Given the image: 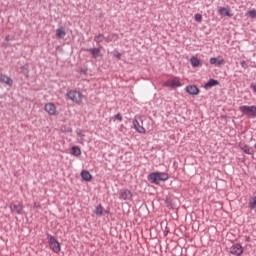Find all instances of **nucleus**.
Returning <instances> with one entry per match:
<instances>
[{"label": "nucleus", "instance_id": "f257e3e1", "mask_svg": "<svg viewBox=\"0 0 256 256\" xmlns=\"http://www.w3.org/2000/svg\"><path fill=\"white\" fill-rule=\"evenodd\" d=\"M169 174L167 172H152L148 175V181L154 185H159L161 181H167Z\"/></svg>", "mask_w": 256, "mask_h": 256}, {"label": "nucleus", "instance_id": "f03ea898", "mask_svg": "<svg viewBox=\"0 0 256 256\" xmlns=\"http://www.w3.org/2000/svg\"><path fill=\"white\" fill-rule=\"evenodd\" d=\"M67 97L72 101L73 103H76L77 105H81L83 102V94L77 90H70L67 92Z\"/></svg>", "mask_w": 256, "mask_h": 256}, {"label": "nucleus", "instance_id": "7ed1b4c3", "mask_svg": "<svg viewBox=\"0 0 256 256\" xmlns=\"http://www.w3.org/2000/svg\"><path fill=\"white\" fill-rule=\"evenodd\" d=\"M239 111L243 114L246 115V117H249L250 119H255L256 117V106H247L243 105L239 107Z\"/></svg>", "mask_w": 256, "mask_h": 256}, {"label": "nucleus", "instance_id": "20e7f679", "mask_svg": "<svg viewBox=\"0 0 256 256\" xmlns=\"http://www.w3.org/2000/svg\"><path fill=\"white\" fill-rule=\"evenodd\" d=\"M47 239H48V245H49L50 249L54 253H60L61 252V244L59 243L57 238H55V236H53L51 234H48Z\"/></svg>", "mask_w": 256, "mask_h": 256}, {"label": "nucleus", "instance_id": "39448f33", "mask_svg": "<svg viewBox=\"0 0 256 256\" xmlns=\"http://www.w3.org/2000/svg\"><path fill=\"white\" fill-rule=\"evenodd\" d=\"M120 201H131L133 199V193L129 189L121 190L119 193Z\"/></svg>", "mask_w": 256, "mask_h": 256}, {"label": "nucleus", "instance_id": "423d86ee", "mask_svg": "<svg viewBox=\"0 0 256 256\" xmlns=\"http://www.w3.org/2000/svg\"><path fill=\"white\" fill-rule=\"evenodd\" d=\"M181 85V81H179V78L177 77L164 82V87H172V89H175V87H181Z\"/></svg>", "mask_w": 256, "mask_h": 256}, {"label": "nucleus", "instance_id": "0eeeda50", "mask_svg": "<svg viewBox=\"0 0 256 256\" xmlns=\"http://www.w3.org/2000/svg\"><path fill=\"white\" fill-rule=\"evenodd\" d=\"M230 253L232 255L241 256L243 255V246L241 244H234L230 248Z\"/></svg>", "mask_w": 256, "mask_h": 256}, {"label": "nucleus", "instance_id": "6e6552de", "mask_svg": "<svg viewBox=\"0 0 256 256\" xmlns=\"http://www.w3.org/2000/svg\"><path fill=\"white\" fill-rule=\"evenodd\" d=\"M9 207H10V211H12V213H17V215H23V206L21 204L11 203L9 205Z\"/></svg>", "mask_w": 256, "mask_h": 256}, {"label": "nucleus", "instance_id": "1a4fd4ad", "mask_svg": "<svg viewBox=\"0 0 256 256\" xmlns=\"http://www.w3.org/2000/svg\"><path fill=\"white\" fill-rule=\"evenodd\" d=\"M85 51H88L93 59H97L98 57H101V48H87Z\"/></svg>", "mask_w": 256, "mask_h": 256}, {"label": "nucleus", "instance_id": "9d476101", "mask_svg": "<svg viewBox=\"0 0 256 256\" xmlns=\"http://www.w3.org/2000/svg\"><path fill=\"white\" fill-rule=\"evenodd\" d=\"M186 92L188 93V95H199L200 90L199 87H197L196 85H188L186 87Z\"/></svg>", "mask_w": 256, "mask_h": 256}, {"label": "nucleus", "instance_id": "9b49d317", "mask_svg": "<svg viewBox=\"0 0 256 256\" xmlns=\"http://www.w3.org/2000/svg\"><path fill=\"white\" fill-rule=\"evenodd\" d=\"M44 109L49 115H55V113H57V108L53 103L46 104Z\"/></svg>", "mask_w": 256, "mask_h": 256}, {"label": "nucleus", "instance_id": "f8f14e48", "mask_svg": "<svg viewBox=\"0 0 256 256\" xmlns=\"http://www.w3.org/2000/svg\"><path fill=\"white\" fill-rule=\"evenodd\" d=\"M0 83H4L5 85H9V87L13 86V80L4 74H0Z\"/></svg>", "mask_w": 256, "mask_h": 256}, {"label": "nucleus", "instance_id": "ddd939ff", "mask_svg": "<svg viewBox=\"0 0 256 256\" xmlns=\"http://www.w3.org/2000/svg\"><path fill=\"white\" fill-rule=\"evenodd\" d=\"M240 149L246 153V155H254L255 154V150L253 149V147H250L249 145L246 144H242L240 145Z\"/></svg>", "mask_w": 256, "mask_h": 256}, {"label": "nucleus", "instance_id": "4468645a", "mask_svg": "<svg viewBox=\"0 0 256 256\" xmlns=\"http://www.w3.org/2000/svg\"><path fill=\"white\" fill-rule=\"evenodd\" d=\"M217 85H219V80L210 79L207 83H205L204 89H213V87H217Z\"/></svg>", "mask_w": 256, "mask_h": 256}, {"label": "nucleus", "instance_id": "2eb2a0df", "mask_svg": "<svg viewBox=\"0 0 256 256\" xmlns=\"http://www.w3.org/2000/svg\"><path fill=\"white\" fill-rule=\"evenodd\" d=\"M210 64L215 65L216 67H221V65H225V59H217L216 57L210 58Z\"/></svg>", "mask_w": 256, "mask_h": 256}, {"label": "nucleus", "instance_id": "dca6fc26", "mask_svg": "<svg viewBox=\"0 0 256 256\" xmlns=\"http://www.w3.org/2000/svg\"><path fill=\"white\" fill-rule=\"evenodd\" d=\"M190 63L192 65V67H203V62H201L199 60V58L195 57V56H192L190 58Z\"/></svg>", "mask_w": 256, "mask_h": 256}, {"label": "nucleus", "instance_id": "f3484780", "mask_svg": "<svg viewBox=\"0 0 256 256\" xmlns=\"http://www.w3.org/2000/svg\"><path fill=\"white\" fill-rule=\"evenodd\" d=\"M134 129L137 131V133H145L146 130L141 124H139V121L137 119L133 120Z\"/></svg>", "mask_w": 256, "mask_h": 256}, {"label": "nucleus", "instance_id": "a211bd4d", "mask_svg": "<svg viewBox=\"0 0 256 256\" xmlns=\"http://www.w3.org/2000/svg\"><path fill=\"white\" fill-rule=\"evenodd\" d=\"M218 13L224 17H232L231 10H229V8L221 7L219 8Z\"/></svg>", "mask_w": 256, "mask_h": 256}, {"label": "nucleus", "instance_id": "6ab92c4d", "mask_svg": "<svg viewBox=\"0 0 256 256\" xmlns=\"http://www.w3.org/2000/svg\"><path fill=\"white\" fill-rule=\"evenodd\" d=\"M65 35H67V32H65V27L56 29V37H58V39H65Z\"/></svg>", "mask_w": 256, "mask_h": 256}, {"label": "nucleus", "instance_id": "aec40b11", "mask_svg": "<svg viewBox=\"0 0 256 256\" xmlns=\"http://www.w3.org/2000/svg\"><path fill=\"white\" fill-rule=\"evenodd\" d=\"M81 177L84 181H91L93 179L91 172H89L88 170H82Z\"/></svg>", "mask_w": 256, "mask_h": 256}, {"label": "nucleus", "instance_id": "412c9836", "mask_svg": "<svg viewBox=\"0 0 256 256\" xmlns=\"http://www.w3.org/2000/svg\"><path fill=\"white\" fill-rule=\"evenodd\" d=\"M70 153L74 157H81V148L79 146H73L70 150Z\"/></svg>", "mask_w": 256, "mask_h": 256}, {"label": "nucleus", "instance_id": "4be33fe9", "mask_svg": "<svg viewBox=\"0 0 256 256\" xmlns=\"http://www.w3.org/2000/svg\"><path fill=\"white\" fill-rule=\"evenodd\" d=\"M95 215H97L98 217H103V206L101 204H99L98 206L95 207L94 210Z\"/></svg>", "mask_w": 256, "mask_h": 256}, {"label": "nucleus", "instance_id": "5701e85b", "mask_svg": "<svg viewBox=\"0 0 256 256\" xmlns=\"http://www.w3.org/2000/svg\"><path fill=\"white\" fill-rule=\"evenodd\" d=\"M104 39H105V35L103 34H98L97 36L94 37L95 43H103Z\"/></svg>", "mask_w": 256, "mask_h": 256}, {"label": "nucleus", "instance_id": "b1692460", "mask_svg": "<svg viewBox=\"0 0 256 256\" xmlns=\"http://www.w3.org/2000/svg\"><path fill=\"white\" fill-rule=\"evenodd\" d=\"M249 207H251L252 209H256V196L250 199Z\"/></svg>", "mask_w": 256, "mask_h": 256}, {"label": "nucleus", "instance_id": "393cba45", "mask_svg": "<svg viewBox=\"0 0 256 256\" xmlns=\"http://www.w3.org/2000/svg\"><path fill=\"white\" fill-rule=\"evenodd\" d=\"M248 16L251 18V19H256V10L255 9H252V10H249L247 12Z\"/></svg>", "mask_w": 256, "mask_h": 256}, {"label": "nucleus", "instance_id": "a878e982", "mask_svg": "<svg viewBox=\"0 0 256 256\" xmlns=\"http://www.w3.org/2000/svg\"><path fill=\"white\" fill-rule=\"evenodd\" d=\"M194 19L197 23H201V21H203V15L197 13L194 15Z\"/></svg>", "mask_w": 256, "mask_h": 256}, {"label": "nucleus", "instance_id": "bb28decb", "mask_svg": "<svg viewBox=\"0 0 256 256\" xmlns=\"http://www.w3.org/2000/svg\"><path fill=\"white\" fill-rule=\"evenodd\" d=\"M21 69L23 70L24 75H29V68L27 66H22Z\"/></svg>", "mask_w": 256, "mask_h": 256}, {"label": "nucleus", "instance_id": "cd10ccee", "mask_svg": "<svg viewBox=\"0 0 256 256\" xmlns=\"http://www.w3.org/2000/svg\"><path fill=\"white\" fill-rule=\"evenodd\" d=\"M115 119H117V121H119L121 123V121H123V116H121L120 113L116 114L115 116Z\"/></svg>", "mask_w": 256, "mask_h": 256}, {"label": "nucleus", "instance_id": "c85d7f7f", "mask_svg": "<svg viewBox=\"0 0 256 256\" xmlns=\"http://www.w3.org/2000/svg\"><path fill=\"white\" fill-rule=\"evenodd\" d=\"M240 65L243 69H247L248 65H247V62H245V60L241 61L240 62Z\"/></svg>", "mask_w": 256, "mask_h": 256}, {"label": "nucleus", "instance_id": "c756f323", "mask_svg": "<svg viewBox=\"0 0 256 256\" xmlns=\"http://www.w3.org/2000/svg\"><path fill=\"white\" fill-rule=\"evenodd\" d=\"M113 57H116V59H121V53L113 52Z\"/></svg>", "mask_w": 256, "mask_h": 256}, {"label": "nucleus", "instance_id": "7c9ffc66", "mask_svg": "<svg viewBox=\"0 0 256 256\" xmlns=\"http://www.w3.org/2000/svg\"><path fill=\"white\" fill-rule=\"evenodd\" d=\"M250 89L254 91V93H256V84L255 83H251L250 84Z\"/></svg>", "mask_w": 256, "mask_h": 256}, {"label": "nucleus", "instance_id": "2f4dec72", "mask_svg": "<svg viewBox=\"0 0 256 256\" xmlns=\"http://www.w3.org/2000/svg\"><path fill=\"white\" fill-rule=\"evenodd\" d=\"M7 43H9V36H6L4 40V45H7Z\"/></svg>", "mask_w": 256, "mask_h": 256}, {"label": "nucleus", "instance_id": "473e14b6", "mask_svg": "<svg viewBox=\"0 0 256 256\" xmlns=\"http://www.w3.org/2000/svg\"><path fill=\"white\" fill-rule=\"evenodd\" d=\"M77 135H78L79 137H81V136H82V134H81V130H78V131H77Z\"/></svg>", "mask_w": 256, "mask_h": 256}]
</instances>
